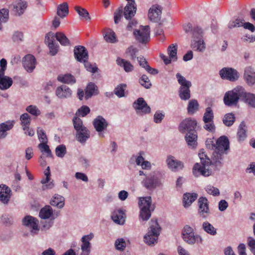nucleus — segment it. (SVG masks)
<instances>
[{"instance_id":"49","label":"nucleus","mask_w":255,"mask_h":255,"mask_svg":"<svg viewBox=\"0 0 255 255\" xmlns=\"http://www.w3.org/2000/svg\"><path fill=\"white\" fill-rule=\"evenodd\" d=\"M213 119L214 113L213 110L211 107H207L204 114L203 121L204 123H208L213 121Z\"/></svg>"},{"instance_id":"44","label":"nucleus","mask_w":255,"mask_h":255,"mask_svg":"<svg viewBox=\"0 0 255 255\" xmlns=\"http://www.w3.org/2000/svg\"><path fill=\"white\" fill-rule=\"evenodd\" d=\"M75 10L78 13L81 19L88 20H91V17L89 15V13L86 9L76 6L75 7Z\"/></svg>"},{"instance_id":"26","label":"nucleus","mask_w":255,"mask_h":255,"mask_svg":"<svg viewBox=\"0 0 255 255\" xmlns=\"http://www.w3.org/2000/svg\"><path fill=\"white\" fill-rule=\"evenodd\" d=\"M14 121H7L0 124V137L4 138L7 135V131L11 129L14 126Z\"/></svg>"},{"instance_id":"19","label":"nucleus","mask_w":255,"mask_h":255,"mask_svg":"<svg viewBox=\"0 0 255 255\" xmlns=\"http://www.w3.org/2000/svg\"><path fill=\"white\" fill-rule=\"evenodd\" d=\"M93 126L96 130L99 133L106 130L108 127V122L101 116H98L93 122Z\"/></svg>"},{"instance_id":"25","label":"nucleus","mask_w":255,"mask_h":255,"mask_svg":"<svg viewBox=\"0 0 255 255\" xmlns=\"http://www.w3.org/2000/svg\"><path fill=\"white\" fill-rule=\"evenodd\" d=\"M90 137V131L86 128L76 131L75 138L82 144H84Z\"/></svg>"},{"instance_id":"63","label":"nucleus","mask_w":255,"mask_h":255,"mask_svg":"<svg viewBox=\"0 0 255 255\" xmlns=\"http://www.w3.org/2000/svg\"><path fill=\"white\" fill-rule=\"evenodd\" d=\"M244 21V20L239 18H237L235 20L231 21L228 24V27L231 29L234 27L242 26Z\"/></svg>"},{"instance_id":"43","label":"nucleus","mask_w":255,"mask_h":255,"mask_svg":"<svg viewBox=\"0 0 255 255\" xmlns=\"http://www.w3.org/2000/svg\"><path fill=\"white\" fill-rule=\"evenodd\" d=\"M154 210V208L145 209L144 207L140 209L139 217L143 221H147L151 217V212Z\"/></svg>"},{"instance_id":"29","label":"nucleus","mask_w":255,"mask_h":255,"mask_svg":"<svg viewBox=\"0 0 255 255\" xmlns=\"http://www.w3.org/2000/svg\"><path fill=\"white\" fill-rule=\"evenodd\" d=\"M185 137L188 146L192 148L197 146V133L196 131L187 132Z\"/></svg>"},{"instance_id":"8","label":"nucleus","mask_w":255,"mask_h":255,"mask_svg":"<svg viewBox=\"0 0 255 255\" xmlns=\"http://www.w3.org/2000/svg\"><path fill=\"white\" fill-rule=\"evenodd\" d=\"M22 224L30 229V234L32 236L38 234L39 231V221L35 218L27 215L22 219Z\"/></svg>"},{"instance_id":"51","label":"nucleus","mask_w":255,"mask_h":255,"mask_svg":"<svg viewBox=\"0 0 255 255\" xmlns=\"http://www.w3.org/2000/svg\"><path fill=\"white\" fill-rule=\"evenodd\" d=\"M199 104L196 100H191L189 101L187 110L188 112L190 114H193L198 110Z\"/></svg>"},{"instance_id":"35","label":"nucleus","mask_w":255,"mask_h":255,"mask_svg":"<svg viewBox=\"0 0 255 255\" xmlns=\"http://www.w3.org/2000/svg\"><path fill=\"white\" fill-rule=\"evenodd\" d=\"M69 13L68 5L67 2L59 4L57 8V14L61 18L66 16Z\"/></svg>"},{"instance_id":"21","label":"nucleus","mask_w":255,"mask_h":255,"mask_svg":"<svg viewBox=\"0 0 255 255\" xmlns=\"http://www.w3.org/2000/svg\"><path fill=\"white\" fill-rule=\"evenodd\" d=\"M112 219L117 224L123 225L126 220L125 211L122 209H116L114 211L111 216Z\"/></svg>"},{"instance_id":"14","label":"nucleus","mask_w":255,"mask_h":255,"mask_svg":"<svg viewBox=\"0 0 255 255\" xmlns=\"http://www.w3.org/2000/svg\"><path fill=\"white\" fill-rule=\"evenodd\" d=\"M199 205L198 213L202 218H206L210 214L208 201L206 197L199 198L198 201Z\"/></svg>"},{"instance_id":"59","label":"nucleus","mask_w":255,"mask_h":255,"mask_svg":"<svg viewBox=\"0 0 255 255\" xmlns=\"http://www.w3.org/2000/svg\"><path fill=\"white\" fill-rule=\"evenodd\" d=\"M47 143V142L40 143L38 145V147L41 152H45L47 154V156L51 157L52 155V153Z\"/></svg>"},{"instance_id":"41","label":"nucleus","mask_w":255,"mask_h":255,"mask_svg":"<svg viewBox=\"0 0 255 255\" xmlns=\"http://www.w3.org/2000/svg\"><path fill=\"white\" fill-rule=\"evenodd\" d=\"M20 121L23 129L25 130L30 124V116L27 113H24L20 116Z\"/></svg>"},{"instance_id":"40","label":"nucleus","mask_w":255,"mask_h":255,"mask_svg":"<svg viewBox=\"0 0 255 255\" xmlns=\"http://www.w3.org/2000/svg\"><path fill=\"white\" fill-rule=\"evenodd\" d=\"M243 100L250 106L255 108V94L247 93L245 90V95L243 96Z\"/></svg>"},{"instance_id":"60","label":"nucleus","mask_w":255,"mask_h":255,"mask_svg":"<svg viewBox=\"0 0 255 255\" xmlns=\"http://www.w3.org/2000/svg\"><path fill=\"white\" fill-rule=\"evenodd\" d=\"M26 111L34 116H38L40 115L41 112L40 110L35 106L33 105H30L26 108Z\"/></svg>"},{"instance_id":"55","label":"nucleus","mask_w":255,"mask_h":255,"mask_svg":"<svg viewBox=\"0 0 255 255\" xmlns=\"http://www.w3.org/2000/svg\"><path fill=\"white\" fill-rule=\"evenodd\" d=\"M115 246L116 250L119 251H123L126 247V243L123 238L118 239L115 243Z\"/></svg>"},{"instance_id":"13","label":"nucleus","mask_w":255,"mask_h":255,"mask_svg":"<svg viewBox=\"0 0 255 255\" xmlns=\"http://www.w3.org/2000/svg\"><path fill=\"white\" fill-rule=\"evenodd\" d=\"M220 75L222 79L235 81L239 78V73L232 68L225 67L220 71Z\"/></svg>"},{"instance_id":"52","label":"nucleus","mask_w":255,"mask_h":255,"mask_svg":"<svg viewBox=\"0 0 255 255\" xmlns=\"http://www.w3.org/2000/svg\"><path fill=\"white\" fill-rule=\"evenodd\" d=\"M127 88L125 84H120L114 90V93L118 97L121 98L125 96V91Z\"/></svg>"},{"instance_id":"34","label":"nucleus","mask_w":255,"mask_h":255,"mask_svg":"<svg viewBox=\"0 0 255 255\" xmlns=\"http://www.w3.org/2000/svg\"><path fill=\"white\" fill-rule=\"evenodd\" d=\"M198 195L196 193H186L183 195V203L185 207L190 206L197 199Z\"/></svg>"},{"instance_id":"3","label":"nucleus","mask_w":255,"mask_h":255,"mask_svg":"<svg viewBox=\"0 0 255 255\" xmlns=\"http://www.w3.org/2000/svg\"><path fill=\"white\" fill-rule=\"evenodd\" d=\"M149 224L148 232L144 236V240L146 244L151 246L157 243L161 228L157 220L152 219L150 221Z\"/></svg>"},{"instance_id":"20","label":"nucleus","mask_w":255,"mask_h":255,"mask_svg":"<svg viewBox=\"0 0 255 255\" xmlns=\"http://www.w3.org/2000/svg\"><path fill=\"white\" fill-rule=\"evenodd\" d=\"M72 90L68 86L62 85L58 87L55 91V95L61 99L70 98L72 96Z\"/></svg>"},{"instance_id":"5","label":"nucleus","mask_w":255,"mask_h":255,"mask_svg":"<svg viewBox=\"0 0 255 255\" xmlns=\"http://www.w3.org/2000/svg\"><path fill=\"white\" fill-rule=\"evenodd\" d=\"M183 241L189 245H193L196 243H202V238L198 235H195L194 229L188 225L184 226L182 230Z\"/></svg>"},{"instance_id":"42","label":"nucleus","mask_w":255,"mask_h":255,"mask_svg":"<svg viewBox=\"0 0 255 255\" xmlns=\"http://www.w3.org/2000/svg\"><path fill=\"white\" fill-rule=\"evenodd\" d=\"M246 126L244 122H242L239 127L237 133L238 137L240 141H243L247 137Z\"/></svg>"},{"instance_id":"30","label":"nucleus","mask_w":255,"mask_h":255,"mask_svg":"<svg viewBox=\"0 0 255 255\" xmlns=\"http://www.w3.org/2000/svg\"><path fill=\"white\" fill-rule=\"evenodd\" d=\"M191 48L199 52H203L205 49V43L202 38L193 39L191 44Z\"/></svg>"},{"instance_id":"53","label":"nucleus","mask_w":255,"mask_h":255,"mask_svg":"<svg viewBox=\"0 0 255 255\" xmlns=\"http://www.w3.org/2000/svg\"><path fill=\"white\" fill-rule=\"evenodd\" d=\"M90 112V108L87 106H82L79 108L75 114V117H78L81 116L82 117H85Z\"/></svg>"},{"instance_id":"6","label":"nucleus","mask_w":255,"mask_h":255,"mask_svg":"<svg viewBox=\"0 0 255 255\" xmlns=\"http://www.w3.org/2000/svg\"><path fill=\"white\" fill-rule=\"evenodd\" d=\"M176 77L181 87L179 91V95L180 98L184 101L189 100L190 98V87L192 84L190 81H187L180 73H177Z\"/></svg>"},{"instance_id":"62","label":"nucleus","mask_w":255,"mask_h":255,"mask_svg":"<svg viewBox=\"0 0 255 255\" xmlns=\"http://www.w3.org/2000/svg\"><path fill=\"white\" fill-rule=\"evenodd\" d=\"M38 139L41 143L47 142V138L44 131L40 128H37V130Z\"/></svg>"},{"instance_id":"54","label":"nucleus","mask_w":255,"mask_h":255,"mask_svg":"<svg viewBox=\"0 0 255 255\" xmlns=\"http://www.w3.org/2000/svg\"><path fill=\"white\" fill-rule=\"evenodd\" d=\"M139 83L140 84L146 89H149L151 86V83L148 77L145 75H143L139 79Z\"/></svg>"},{"instance_id":"50","label":"nucleus","mask_w":255,"mask_h":255,"mask_svg":"<svg viewBox=\"0 0 255 255\" xmlns=\"http://www.w3.org/2000/svg\"><path fill=\"white\" fill-rule=\"evenodd\" d=\"M72 122L74 126V128L76 131L86 128V127L83 125V121L79 117L74 116L72 119Z\"/></svg>"},{"instance_id":"39","label":"nucleus","mask_w":255,"mask_h":255,"mask_svg":"<svg viewBox=\"0 0 255 255\" xmlns=\"http://www.w3.org/2000/svg\"><path fill=\"white\" fill-rule=\"evenodd\" d=\"M117 62L118 65L123 67L127 72H131L133 70V65L128 61L123 59L118 58L117 60Z\"/></svg>"},{"instance_id":"22","label":"nucleus","mask_w":255,"mask_h":255,"mask_svg":"<svg viewBox=\"0 0 255 255\" xmlns=\"http://www.w3.org/2000/svg\"><path fill=\"white\" fill-rule=\"evenodd\" d=\"M136 9L135 2L133 1L132 3H127L124 8V15L125 17L128 20L131 19L135 15Z\"/></svg>"},{"instance_id":"16","label":"nucleus","mask_w":255,"mask_h":255,"mask_svg":"<svg viewBox=\"0 0 255 255\" xmlns=\"http://www.w3.org/2000/svg\"><path fill=\"white\" fill-rule=\"evenodd\" d=\"M39 216L42 219L54 220L59 216V213H54L51 207L49 205L43 207L39 212Z\"/></svg>"},{"instance_id":"10","label":"nucleus","mask_w":255,"mask_h":255,"mask_svg":"<svg viewBox=\"0 0 255 255\" xmlns=\"http://www.w3.org/2000/svg\"><path fill=\"white\" fill-rule=\"evenodd\" d=\"M162 7L161 5L156 4L152 5L149 9L148 17L153 22H158L161 17Z\"/></svg>"},{"instance_id":"48","label":"nucleus","mask_w":255,"mask_h":255,"mask_svg":"<svg viewBox=\"0 0 255 255\" xmlns=\"http://www.w3.org/2000/svg\"><path fill=\"white\" fill-rule=\"evenodd\" d=\"M236 118L233 113L226 114L223 119L224 124L227 126H231L235 122Z\"/></svg>"},{"instance_id":"4","label":"nucleus","mask_w":255,"mask_h":255,"mask_svg":"<svg viewBox=\"0 0 255 255\" xmlns=\"http://www.w3.org/2000/svg\"><path fill=\"white\" fill-rule=\"evenodd\" d=\"M245 95V89L241 86H237L233 90L226 93L224 101L226 106H232L237 105L239 99H243Z\"/></svg>"},{"instance_id":"1","label":"nucleus","mask_w":255,"mask_h":255,"mask_svg":"<svg viewBox=\"0 0 255 255\" xmlns=\"http://www.w3.org/2000/svg\"><path fill=\"white\" fill-rule=\"evenodd\" d=\"M230 149V142L226 136H221L216 140L215 151L212 153V159L216 166H221L224 155L228 154Z\"/></svg>"},{"instance_id":"23","label":"nucleus","mask_w":255,"mask_h":255,"mask_svg":"<svg viewBox=\"0 0 255 255\" xmlns=\"http://www.w3.org/2000/svg\"><path fill=\"white\" fill-rule=\"evenodd\" d=\"M244 78L247 83L250 86L255 85V70L251 67L246 68Z\"/></svg>"},{"instance_id":"17","label":"nucleus","mask_w":255,"mask_h":255,"mask_svg":"<svg viewBox=\"0 0 255 255\" xmlns=\"http://www.w3.org/2000/svg\"><path fill=\"white\" fill-rule=\"evenodd\" d=\"M94 235L92 233L84 236L81 239L82 244L81 245L82 253L80 255H89L91 249L90 241L92 239Z\"/></svg>"},{"instance_id":"64","label":"nucleus","mask_w":255,"mask_h":255,"mask_svg":"<svg viewBox=\"0 0 255 255\" xmlns=\"http://www.w3.org/2000/svg\"><path fill=\"white\" fill-rule=\"evenodd\" d=\"M165 117L164 113L158 111L155 112L153 116V121L156 124L161 123L162 120Z\"/></svg>"},{"instance_id":"9","label":"nucleus","mask_w":255,"mask_h":255,"mask_svg":"<svg viewBox=\"0 0 255 255\" xmlns=\"http://www.w3.org/2000/svg\"><path fill=\"white\" fill-rule=\"evenodd\" d=\"M136 40L141 43H146L150 39V27L148 25L140 26L138 29L133 31Z\"/></svg>"},{"instance_id":"24","label":"nucleus","mask_w":255,"mask_h":255,"mask_svg":"<svg viewBox=\"0 0 255 255\" xmlns=\"http://www.w3.org/2000/svg\"><path fill=\"white\" fill-rule=\"evenodd\" d=\"M166 162L168 167L172 171H176L183 168V163L174 159L172 156H168Z\"/></svg>"},{"instance_id":"33","label":"nucleus","mask_w":255,"mask_h":255,"mask_svg":"<svg viewBox=\"0 0 255 255\" xmlns=\"http://www.w3.org/2000/svg\"><path fill=\"white\" fill-rule=\"evenodd\" d=\"M50 203L53 206L61 209L64 206V198L61 195L56 194L52 198Z\"/></svg>"},{"instance_id":"47","label":"nucleus","mask_w":255,"mask_h":255,"mask_svg":"<svg viewBox=\"0 0 255 255\" xmlns=\"http://www.w3.org/2000/svg\"><path fill=\"white\" fill-rule=\"evenodd\" d=\"M203 229L208 234L215 236L217 234V230L208 222H204L202 224Z\"/></svg>"},{"instance_id":"15","label":"nucleus","mask_w":255,"mask_h":255,"mask_svg":"<svg viewBox=\"0 0 255 255\" xmlns=\"http://www.w3.org/2000/svg\"><path fill=\"white\" fill-rule=\"evenodd\" d=\"M74 56L79 62H85L88 59V52L86 48L83 46H75L74 49Z\"/></svg>"},{"instance_id":"61","label":"nucleus","mask_w":255,"mask_h":255,"mask_svg":"<svg viewBox=\"0 0 255 255\" xmlns=\"http://www.w3.org/2000/svg\"><path fill=\"white\" fill-rule=\"evenodd\" d=\"M206 191L209 194L212 195L214 196H219L220 195L219 190L214 186L211 185H208L205 188Z\"/></svg>"},{"instance_id":"37","label":"nucleus","mask_w":255,"mask_h":255,"mask_svg":"<svg viewBox=\"0 0 255 255\" xmlns=\"http://www.w3.org/2000/svg\"><path fill=\"white\" fill-rule=\"evenodd\" d=\"M97 87L93 83H90L87 86L85 91V99L86 100L90 98L93 95L98 94Z\"/></svg>"},{"instance_id":"56","label":"nucleus","mask_w":255,"mask_h":255,"mask_svg":"<svg viewBox=\"0 0 255 255\" xmlns=\"http://www.w3.org/2000/svg\"><path fill=\"white\" fill-rule=\"evenodd\" d=\"M137 51L138 50L136 48L133 46H130L127 49L126 54L129 56L131 60H134L136 57V53Z\"/></svg>"},{"instance_id":"2","label":"nucleus","mask_w":255,"mask_h":255,"mask_svg":"<svg viewBox=\"0 0 255 255\" xmlns=\"http://www.w3.org/2000/svg\"><path fill=\"white\" fill-rule=\"evenodd\" d=\"M199 156L201 160V164L196 163L194 165L193 168V173L196 177L200 174L204 176H209L212 173L211 170L209 168L211 161L203 151H201L199 153Z\"/></svg>"},{"instance_id":"12","label":"nucleus","mask_w":255,"mask_h":255,"mask_svg":"<svg viewBox=\"0 0 255 255\" xmlns=\"http://www.w3.org/2000/svg\"><path fill=\"white\" fill-rule=\"evenodd\" d=\"M136 113L139 115L146 114L150 113V108L147 105L142 98H139L133 104Z\"/></svg>"},{"instance_id":"18","label":"nucleus","mask_w":255,"mask_h":255,"mask_svg":"<svg viewBox=\"0 0 255 255\" xmlns=\"http://www.w3.org/2000/svg\"><path fill=\"white\" fill-rule=\"evenodd\" d=\"M22 64L24 69L31 73L35 68L36 59L33 55L28 54L23 58Z\"/></svg>"},{"instance_id":"45","label":"nucleus","mask_w":255,"mask_h":255,"mask_svg":"<svg viewBox=\"0 0 255 255\" xmlns=\"http://www.w3.org/2000/svg\"><path fill=\"white\" fill-rule=\"evenodd\" d=\"M177 45L171 44L169 45L167 49V52L170 58L173 61H176L177 59Z\"/></svg>"},{"instance_id":"57","label":"nucleus","mask_w":255,"mask_h":255,"mask_svg":"<svg viewBox=\"0 0 255 255\" xmlns=\"http://www.w3.org/2000/svg\"><path fill=\"white\" fill-rule=\"evenodd\" d=\"M66 153V148L65 145H58L55 149V154L58 157H63Z\"/></svg>"},{"instance_id":"28","label":"nucleus","mask_w":255,"mask_h":255,"mask_svg":"<svg viewBox=\"0 0 255 255\" xmlns=\"http://www.w3.org/2000/svg\"><path fill=\"white\" fill-rule=\"evenodd\" d=\"M10 188L5 185L0 186V201L3 204H7L10 198Z\"/></svg>"},{"instance_id":"46","label":"nucleus","mask_w":255,"mask_h":255,"mask_svg":"<svg viewBox=\"0 0 255 255\" xmlns=\"http://www.w3.org/2000/svg\"><path fill=\"white\" fill-rule=\"evenodd\" d=\"M55 38L63 46L70 45V41L66 36L62 32H57L55 33Z\"/></svg>"},{"instance_id":"58","label":"nucleus","mask_w":255,"mask_h":255,"mask_svg":"<svg viewBox=\"0 0 255 255\" xmlns=\"http://www.w3.org/2000/svg\"><path fill=\"white\" fill-rule=\"evenodd\" d=\"M124 14L123 8L122 6L119 7L114 12V22L117 24L121 20L123 15Z\"/></svg>"},{"instance_id":"38","label":"nucleus","mask_w":255,"mask_h":255,"mask_svg":"<svg viewBox=\"0 0 255 255\" xmlns=\"http://www.w3.org/2000/svg\"><path fill=\"white\" fill-rule=\"evenodd\" d=\"M105 41L108 43H115L117 40L115 33L111 29H107L104 34Z\"/></svg>"},{"instance_id":"32","label":"nucleus","mask_w":255,"mask_h":255,"mask_svg":"<svg viewBox=\"0 0 255 255\" xmlns=\"http://www.w3.org/2000/svg\"><path fill=\"white\" fill-rule=\"evenodd\" d=\"M151 197L150 196L142 197L139 198L138 205L140 209L144 207L145 209L154 208L151 204Z\"/></svg>"},{"instance_id":"31","label":"nucleus","mask_w":255,"mask_h":255,"mask_svg":"<svg viewBox=\"0 0 255 255\" xmlns=\"http://www.w3.org/2000/svg\"><path fill=\"white\" fill-rule=\"evenodd\" d=\"M13 81L10 77L0 75V89L5 90L8 89L12 84Z\"/></svg>"},{"instance_id":"11","label":"nucleus","mask_w":255,"mask_h":255,"mask_svg":"<svg viewBox=\"0 0 255 255\" xmlns=\"http://www.w3.org/2000/svg\"><path fill=\"white\" fill-rule=\"evenodd\" d=\"M197 121L194 119L187 118L184 120L179 125V130L182 133L196 131Z\"/></svg>"},{"instance_id":"36","label":"nucleus","mask_w":255,"mask_h":255,"mask_svg":"<svg viewBox=\"0 0 255 255\" xmlns=\"http://www.w3.org/2000/svg\"><path fill=\"white\" fill-rule=\"evenodd\" d=\"M57 80L60 82L68 84H73L76 82L74 77L69 74L59 75L57 77Z\"/></svg>"},{"instance_id":"7","label":"nucleus","mask_w":255,"mask_h":255,"mask_svg":"<svg viewBox=\"0 0 255 255\" xmlns=\"http://www.w3.org/2000/svg\"><path fill=\"white\" fill-rule=\"evenodd\" d=\"M142 186L148 190H153L157 186H159L161 183L155 172H151L148 174H145V177L141 182Z\"/></svg>"},{"instance_id":"27","label":"nucleus","mask_w":255,"mask_h":255,"mask_svg":"<svg viewBox=\"0 0 255 255\" xmlns=\"http://www.w3.org/2000/svg\"><path fill=\"white\" fill-rule=\"evenodd\" d=\"M12 5L13 10L18 15L23 13L27 7V2L23 0H17L13 3Z\"/></svg>"}]
</instances>
